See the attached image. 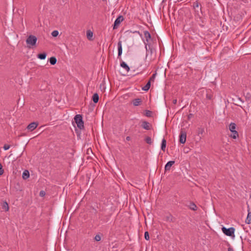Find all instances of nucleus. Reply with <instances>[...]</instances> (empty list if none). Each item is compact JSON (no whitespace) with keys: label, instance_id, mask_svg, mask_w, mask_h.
I'll return each instance as SVG.
<instances>
[{"label":"nucleus","instance_id":"nucleus-23","mask_svg":"<svg viewBox=\"0 0 251 251\" xmlns=\"http://www.w3.org/2000/svg\"><path fill=\"white\" fill-rule=\"evenodd\" d=\"M204 132V129L202 127H199L197 129V133L198 135H202Z\"/></svg>","mask_w":251,"mask_h":251},{"label":"nucleus","instance_id":"nucleus-9","mask_svg":"<svg viewBox=\"0 0 251 251\" xmlns=\"http://www.w3.org/2000/svg\"><path fill=\"white\" fill-rule=\"evenodd\" d=\"M72 145H71V147L68 149V151L66 152V155H67V157L69 158H71L74 152V150L72 148Z\"/></svg>","mask_w":251,"mask_h":251},{"label":"nucleus","instance_id":"nucleus-39","mask_svg":"<svg viewBox=\"0 0 251 251\" xmlns=\"http://www.w3.org/2000/svg\"><path fill=\"white\" fill-rule=\"evenodd\" d=\"M193 117V114H189L188 115V120H190L191 118H192Z\"/></svg>","mask_w":251,"mask_h":251},{"label":"nucleus","instance_id":"nucleus-15","mask_svg":"<svg viewBox=\"0 0 251 251\" xmlns=\"http://www.w3.org/2000/svg\"><path fill=\"white\" fill-rule=\"evenodd\" d=\"M236 127V125L233 123H231L229 126V129L231 132L236 131L235 130Z\"/></svg>","mask_w":251,"mask_h":251},{"label":"nucleus","instance_id":"nucleus-35","mask_svg":"<svg viewBox=\"0 0 251 251\" xmlns=\"http://www.w3.org/2000/svg\"><path fill=\"white\" fill-rule=\"evenodd\" d=\"M95 240L97 241H100L101 240V237L99 235H96L95 237Z\"/></svg>","mask_w":251,"mask_h":251},{"label":"nucleus","instance_id":"nucleus-20","mask_svg":"<svg viewBox=\"0 0 251 251\" xmlns=\"http://www.w3.org/2000/svg\"><path fill=\"white\" fill-rule=\"evenodd\" d=\"M166 146V140L164 138H163L162 141L161 148V150L164 151H165Z\"/></svg>","mask_w":251,"mask_h":251},{"label":"nucleus","instance_id":"nucleus-37","mask_svg":"<svg viewBox=\"0 0 251 251\" xmlns=\"http://www.w3.org/2000/svg\"><path fill=\"white\" fill-rule=\"evenodd\" d=\"M3 173V170L2 169V167L1 164L0 163V176L2 175Z\"/></svg>","mask_w":251,"mask_h":251},{"label":"nucleus","instance_id":"nucleus-4","mask_svg":"<svg viewBox=\"0 0 251 251\" xmlns=\"http://www.w3.org/2000/svg\"><path fill=\"white\" fill-rule=\"evenodd\" d=\"M186 133L185 131L182 130H181L180 135H179V141L181 144H184L186 142Z\"/></svg>","mask_w":251,"mask_h":251},{"label":"nucleus","instance_id":"nucleus-8","mask_svg":"<svg viewBox=\"0 0 251 251\" xmlns=\"http://www.w3.org/2000/svg\"><path fill=\"white\" fill-rule=\"evenodd\" d=\"M174 161H170L165 166V171H170L171 167L175 164Z\"/></svg>","mask_w":251,"mask_h":251},{"label":"nucleus","instance_id":"nucleus-11","mask_svg":"<svg viewBox=\"0 0 251 251\" xmlns=\"http://www.w3.org/2000/svg\"><path fill=\"white\" fill-rule=\"evenodd\" d=\"M142 99L138 98L133 100L132 102L134 106H137L140 105L142 103Z\"/></svg>","mask_w":251,"mask_h":251},{"label":"nucleus","instance_id":"nucleus-18","mask_svg":"<svg viewBox=\"0 0 251 251\" xmlns=\"http://www.w3.org/2000/svg\"><path fill=\"white\" fill-rule=\"evenodd\" d=\"M245 222L247 224H250L251 223V212H250L249 210H248V214Z\"/></svg>","mask_w":251,"mask_h":251},{"label":"nucleus","instance_id":"nucleus-36","mask_svg":"<svg viewBox=\"0 0 251 251\" xmlns=\"http://www.w3.org/2000/svg\"><path fill=\"white\" fill-rule=\"evenodd\" d=\"M46 195V193L44 191H41L39 193L40 196L43 197Z\"/></svg>","mask_w":251,"mask_h":251},{"label":"nucleus","instance_id":"nucleus-42","mask_svg":"<svg viewBox=\"0 0 251 251\" xmlns=\"http://www.w3.org/2000/svg\"><path fill=\"white\" fill-rule=\"evenodd\" d=\"M228 251H234L233 249L231 248H229L228 249Z\"/></svg>","mask_w":251,"mask_h":251},{"label":"nucleus","instance_id":"nucleus-22","mask_svg":"<svg viewBox=\"0 0 251 251\" xmlns=\"http://www.w3.org/2000/svg\"><path fill=\"white\" fill-rule=\"evenodd\" d=\"M231 133H232L231 134L230 136L231 138H232L233 139H236L239 136V134H238V133L237 131H235V132L232 131V132H231Z\"/></svg>","mask_w":251,"mask_h":251},{"label":"nucleus","instance_id":"nucleus-31","mask_svg":"<svg viewBox=\"0 0 251 251\" xmlns=\"http://www.w3.org/2000/svg\"><path fill=\"white\" fill-rule=\"evenodd\" d=\"M59 34V32L57 30H54L51 32V35L54 37H57Z\"/></svg>","mask_w":251,"mask_h":251},{"label":"nucleus","instance_id":"nucleus-27","mask_svg":"<svg viewBox=\"0 0 251 251\" xmlns=\"http://www.w3.org/2000/svg\"><path fill=\"white\" fill-rule=\"evenodd\" d=\"M2 208L5 211H8L9 209V207L7 203L6 202H5L3 203L2 205Z\"/></svg>","mask_w":251,"mask_h":251},{"label":"nucleus","instance_id":"nucleus-24","mask_svg":"<svg viewBox=\"0 0 251 251\" xmlns=\"http://www.w3.org/2000/svg\"><path fill=\"white\" fill-rule=\"evenodd\" d=\"M57 60L55 57H51L50 59V62L51 65H54L56 63Z\"/></svg>","mask_w":251,"mask_h":251},{"label":"nucleus","instance_id":"nucleus-34","mask_svg":"<svg viewBox=\"0 0 251 251\" xmlns=\"http://www.w3.org/2000/svg\"><path fill=\"white\" fill-rule=\"evenodd\" d=\"M145 238L147 240H149L150 239L149 234L148 231L145 232Z\"/></svg>","mask_w":251,"mask_h":251},{"label":"nucleus","instance_id":"nucleus-29","mask_svg":"<svg viewBox=\"0 0 251 251\" xmlns=\"http://www.w3.org/2000/svg\"><path fill=\"white\" fill-rule=\"evenodd\" d=\"M145 44V48H146V50H147V51H149V50L148 49V47L149 48V50H150V51H151V53H152V51H153V49L152 48H150V45H148L146 42H144Z\"/></svg>","mask_w":251,"mask_h":251},{"label":"nucleus","instance_id":"nucleus-26","mask_svg":"<svg viewBox=\"0 0 251 251\" xmlns=\"http://www.w3.org/2000/svg\"><path fill=\"white\" fill-rule=\"evenodd\" d=\"M145 140L147 144H150V145L152 143L151 138L149 136L145 138Z\"/></svg>","mask_w":251,"mask_h":251},{"label":"nucleus","instance_id":"nucleus-43","mask_svg":"<svg viewBox=\"0 0 251 251\" xmlns=\"http://www.w3.org/2000/svg\"><path fill=\"white\" fill-rule=\"evenodd\" d=\"M134 32H136V33H138V34H140V32H139V31H135Z\"/></svg>","mask_w":251,"mask_h":251},{"label":"nucleus","instance_id":"nucleus-19","mask_svg":"<svg viewBox=\"0 0 251 251\" xmlns=\"http://www.w3.org/2000/svg\"><path fill=\"white\" fill-rule=\"evenodd\" d=\"M121 66L125 69L127 72H128L130 70L128 66L124 61H122L120 64Z\"/></svg>","mask_w":251,"mask_h":251},{"label":"nucleus","instance_id":"nucleus-33","mask_svg":"<svg viewBox=\"0 0 251 251\" xmlns=\"http://www.w3.org/2000/svg\"><path fill=\"white\" fill-rule=\"evenodd\" d=\"M200 5V3L198 1H196L194 2L193 7L194 9L198 8Z\"/></svg>","mask_w":251,"mask_h":251},{"label":"nucleus","instance_id":"nucleus-2","mask_svg":"<svg viewBox=\"0 0 251 251\" xmlns=\"http://www.w3.org/2000/svg\"><path fill=\"white\" fill-rule=\"evenodd\" d=\"M75 121L77 125V126L80 129H82L84 128V122L82 120V117L81 115L77 114L76 115L74 118Z\"/></svg>","mask_w":251,"mask_h":251},{"label":"nucleus","instance_id":"nucleus-5","mask_svg":"<svg viewBox=\"0 0 251 251\" xmlns=\"http://www.w3.org/2000/svg\"><path fill=\"white\" fill-rule=\"evenodd\" d=\"M124 20V17L122 16H119L117 18L114 22L113 25V29H116L119 25L120 23Z\"/></svg>","mask_w":251,"mask_h":251},{"label":"nucleus","instance_id":"nucleus-3","mask_svg":"<svg viewBox=\"0 0 251 251\" xmlns=\"http://www.w3.org/2000/svg\"><path fill=\"white\" fill-rule=\"evenodd\" d=\"M222 230L223 232V233L228 236L231 237H234V231H235V228L234 227H230L228 228H226L225 227H223L222 228Z\"/></svg>","mask_w":251,"mask_h":251},{"label":"nucleus","instance_id":"nucleus-16","mask_svg":"<svg viewBox=\"0 0 251 251\" xmlns=\"http://www.w3.org/2000/svg\"><path fill=\"white\" fill-rule=\"evenodd\" d=\"M188 207L190 209H191L193 211H196L197 210V205L193 202H190V204L188 205Z\"/></svg>","mask_w":251,"mask_h":251},{"label":"nucleus","instance_id":"nucleus-30","mask_svg":"<svg viewBox=\"0 0 251 251\" xmlns=\"http://www.w3.org/2000/svg\"><path fill=\"white\" fill-rule=\"evenodd\" d=\"M152 112L150 110L145 111V115L148 117H151V116Z\"/></svg>","mask_w":251,"mask_h":251},{"label":"nucleus","instance_id":"nucleus-17","mask_svg":"<svg viewBox=\"0 0 251 251\" xmlns=\"http://www.w3.org/2000/svg\"><path fill=\"white\" fill-rule=\"evenodd\" d=\"M99 96L97 93L94 94L92 96V100L93 102L95 103H97L99 101Z\"/></svg>","mask_w":251,"mask_h":251},{"label":"nucleus","instance_id":"nucleus-10","mask_svg":"<svg viewBox=\"0 0 251 251\" xmlns=\"http://www.w3.org/2000/svg\"><path fill=\"white\" fill-rule=\"evenodd\" d=\"M118 57L119 58L122 54V41H119L118 43Z\"/></svg>","mask_w":251,"mask_h":251},{"label":"nucleus","instance_id":"nucleus-28","mask_svg":"<svg viewBox=\"0 0 251 251\" xmlns=\"http://www.w3.org/2000/svg\"><path fill=\"white\" fill-rule=\"evenodd\" d=\"M87 38L91 40V38L93 36V33L90 30H88L86 33Z\"/></svg>","mask_w":251,"mask_h":251},{"label":"nucleus","instance_id":"nucleus-12","mask_svg":"<svg viewBox=\"0 0 251 251\" xmlns=\"http://www.w3.org/2000/svg\"><path fill=\"white\" fill-rule=\"evenodd\" d=\"M37 125H38L36 123L33 122V123L30 124L27 126V128L29 130L32 131L36 128V127L37 126Z\"/></svg>","mask_w":251,"mask_h":251},{"label":"nucleus","instance_id":"nucleus-38","mask_svg":"<svg viewBox=\"0 0 251 251\" xmlns=\"http://www.w3.org/2000/svg\"><path fill=\"white\" fill-rule=\"evenodd\" d=\"M10 146L8 145H5L4 146H3V149L4 150H8L9 148H10Z\"/></svg>","mask_w":251,"mask_h":251},{"label":"nucleus","instance_id":"nucleus-32","mask_svg":"<svg viewBox=\"0 0 251 251\" xmlns=\"http://www.w3.org/2000/svg\"><path fill=\"white\" fill-rule=\"evenodd\" d=\"M156 75V73L153 74L152 75V76L150 77V78L149 81H150L151 82H153L154 81Z\"/></svg>","mask_w":251,"mask_h":251},{"label":"nucleus","instance_id":"nucleus-25","mask_svg":"<svg viewBox=\"0 0 251 251\" xmlns=\"http://www.w3.org/2000/svg\"><path fill=\"white\" fill-rule=\"evenodd\" d=\"M47 54L46 53H43L41 54H39L38 55V58L40 59H45L46 57Z\"/></svg>","mask_w":251,"mask_h":251},{"label":"nucleus","instance_id":"nucleus-1","mask_svg":"<svg viewBox=\"0 0 251 251\" xmlns=\"http://www.w3.org/2000/svg\"><path fill=\"white\" fill-rule=\"evenodd\" d=\"M37 41V38L34 35H29L26 40L27 47L29 48L35 46Z\"/></svg>","mask_w":251,"mask_h":251},{"label":"nucleus","instance_id":"nucleus-21","mask_svg":"<svg viewBox=\"0 0 251 251\" xmlns=\"http://www.w3.org/2000/svg\"><path fill=\"white\" fill-rule=\"evenodd\" d=\"M151 82L149 81L146 84V85L142 88V89L145 91H148L151 87Z\"/></svg>","mask_w":251,"mask_h":251},{"label":"nucleus","instance_id":"nucleus-41","mask_svg":"<svg viewBox=\"0 0 251 251\" xmlns=\"http://www.w3.org/2000/svg\"><path fill=\"white\" fill-rule=\"evenodd\" d=\"M126 140L127 141H129V140H130V137L129 136H127V137H126Z\"/></svg>","mask_w":251,"mask_h":251},{"label":"nucleus","instance_id":"nucleus-13","mask_svg":"<svg viewBox=\"0 0 251 251\" xmlns=\"http://www.w3.org/2000/svg\"><path fill=\"white\" fill-rule=\"evenodd\" d=\"M144 34L146 38V42H149V40L151 38V34L148 31H144Z\"/></svg>","mask_w":251,"mask_h":251},{"label":"nucleus","instance_id":"nucleus-7","mask_svg":"<svg viewBox=\"0 0 251 251\" xmlns=\"http://www.w3.org/2000/svg\"><path fill=\"white\" fill-rule=\"evenodd\" d=\"M141 126L145 129L150 130L151 125L149 122L144 121L142 122Z\"/></svg>","mask_w":251,"mask_h":251},{"label":"nucleus","instance_id":"nucleus-14","mask_svg":"<svg viewBox=\"0 0 251 251\" xmlns=\"http://www.w3.org/2000/svg\"><path fill=\"white\" fill-rule=\"evenodd\" d=\"M29 177V173L27 170H25L22 174V178L24 179H26Z\"/></svg>","mask_w":251,"mask_h":251},{"label":"nucleus","instance_id":"nucleus-40","mask_svg":"<svg viewBox=\"0 0 251 251\" xmlns=\"http://www.w3.org/2000/svg\"><path fill=\"white\" fill-rule=\"evenodd\" d=\"M176 102H177V100H176V99L174 100H173V103L174 104H176Z\"/></svg>","mask_w":251,"mask_h":251},{"label":"nucleus","instance_id":"nucleus-6","mask_svg":"<svg viewBox=\"0 0 251 251\" xmlns=\"http://www.w3.org/2000/svg\"><path fill=\"white\" fill-rule=\"evenodd\" d=\"M164 220L167 222L174 223L176 218L171 214H168L164 217Z\"/></svg>","mask_w":251,"mask_h":251}]
</instances>
